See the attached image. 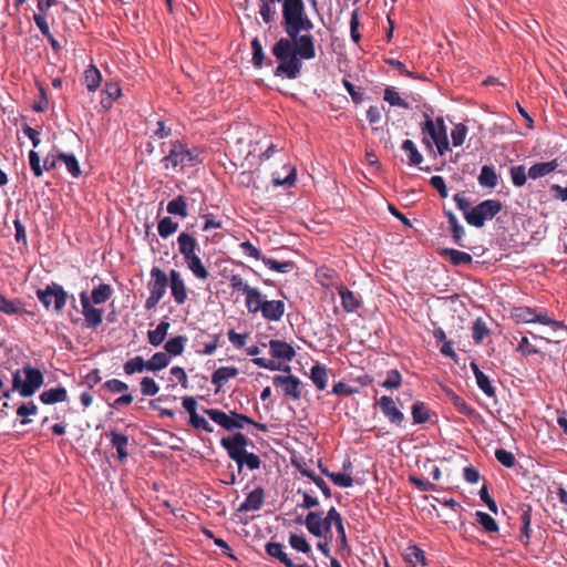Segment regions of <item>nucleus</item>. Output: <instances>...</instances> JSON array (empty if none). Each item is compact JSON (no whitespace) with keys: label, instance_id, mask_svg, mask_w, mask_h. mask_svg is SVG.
Here are the masks:
<instances>
[{"label":"nucleus","instance_id":"nucleus-53","mask_svg":"<svg viewBox=\"0 0 567 567\" xmlns=\"http://www.w3.org/2000/svg\"><path fill=\"white\" fill-rule=\"evenodd\" d=\"M37 413H38V406L33 401H30L28 403H22L17 409V415L22 417V420L20 421V423L22 425H27L31 422L29 419H27V416L35 415Z\"/></svg>","mask_w":567,"mask_h":567},{"label":"nucleus","instance_id":"nucleus-1","mask_svg":"<svg viewBox=\"0 0 567 567\" xmlns=\"http://www.w3.org/2000/svg\"><path fill=\"white\" fill-rule=\"evenodd\" d=\"M275 4L282 3L281 27L287 37L280 38L271 48V53L279 61L276 76L297 79L302 69V60L316 58L315 38L309 33L313 22L306 12L303 0H260Z\"/></svg>","mask_w":567,"mask_h":567},{"label":"nucleus","instance_id":"nucleus-38","mask_svg":"<svg viewBox=\"0 0 567 567\" xmlns=\"http://www.w3.org/2000/svg\"><path fill=\"white\" fill-rule=\"evenodd\" d=\"M187 341L186 336H176L165 343L164 349L168 355L176 357L183 353Z\"/></svg>","mask_w":567,"mask_h":567},{"label":"nucleus","instance_id":"nucleus-2","mask_svg":"<svg viewBox=\"0 0 567 567\" xmlns=\"http://www.w3.org/2000/svg\"><path fill=\"white\" fill-rule=\"evenodd\" d=\"M456 207L463 213L464 219L471 226L482 228L486 220H492L503 209V204L498 199H485L474 207L465 196L464 192L456 193L453 196Z\"/></svg>","mask_w":567,"mask_h":567},{"label":"nucleus","instance_id":"nucleus-27","mask_svg":"<svg viewBox=\"0 0 567 567\" xmlns=\"http://www.w3.org/2000/svg\"><path fill=\"white\" fill-rule=\"evenodd\" d=\"M266 553L270 557L278 559L286 567H295V563L288 557L287 553L285 551V546L281 543H268L266 545Z\"/></svg>","mask_w":567,"mask_h":567},{"label":"nucleus","instance_id":"nucleus-48","mask_svg":"<svg viewBox=\"0 0 567 567\" xmlns=\"http://www.w3.org/2000/svg\"><path fill=\"white\" fill-rule=\"evenodd\" d=\"M322 474H324L327 477H329L333 484L340 486V487H350L353 484V478L349 474L344 473H336V472H329L327 468H321Z\"/></svg>","mask_w":567,"mask_h":567},{"label":"nucleus","instance_id":"nucleus-41","mask_svg":"<svg viewBox=\"0 0 567 567\" xmlns=\"http://www.w3.org/2000/svg\"><path fill=\"white\" fill-rule=\"evenodd\" d=\"M123 370L127 375L141 373L144 370H147V361H145L141 355H136L124 363Z\"/></svg>","mask_w":567,"mask_h":567},{"label":"nucleus","instance_id":"nucleus-54","mask_svg":"<svg viewBox=\"0 0 567 567\" xmlns=\"http://www.w3.org/2000/svg\"><path fill=\"white\" fill-rule=\"evenodd\" d=\"M104 92L107 94L109 101L102 100L101 103L105 109L111 107L112 102L121 96L122 90L117 83L106 82L104 85Z\"/></svg>","mask_w":567,"mask_h":567},{"label":"nucleus","instance_id":"nucleus-51","mask_svg":"<svg viewBox=\"0 0 567 567\" xmlns=\"http://www.w3.org/2000/svg\"><path fill=\"white\" fill-rule=\"evenodd\" d=\"M383 99L392 106H399L402 109L410 107V105L403 99H401V96L393 86L385 87Z\"/></svg>","mask_w":567,"mask_h":567},{"label":"nucleus","instance_id":"nucleus-26","mask_svg":"<svg viewBox=\"0 0 567 567\" xmlns=\"http://www.w3.org/2000/svg\"><path fill=\"white\" fill-rule=\"evenodd\" d=\"M239 371L236 367H220L214 371L212 375V383L217 386L216 393H218L224 382L234 379L238 375Z\"/></svg>","mask_w":567,"mask_h":567},{"label":"nucleus","instance_id":"nucleus-28","mask_svg":"<svg viewBox=\"0 0 567 567\" xmlns=\"http://www.w3.org/2000/svg\"><path fill=\"white\" fill-rule=\"evenodd\" d=\"M184 261L197 279L205 281L209 278V272L198 255H192L185 258Z\"/></svg>","mask_w":567,"mask_h":567},{"label":"nucleus","instance_id":"nucleus-39","mask_svg":"<svg viewBox=\"0 0 567 567\" xmlns=\"http://www.w3.org/2000/svg\"><path fill=\"white\" fill-rule=\"evenodd\" d=\"M284 169L287 171V175L282 178V175H279L278 172L272 174V184L275 186H292L296 182V168L291 165H285Z\"/></svg>","mask_w":567,"mask_h":567},{"label":"nucleus","instance_id":"nucleus-44","mask_svg":"<svg viewBox=\"0 0 567 567\" xmlns=\"http://www.w3.org/2000/svg\"><path fill=\"white\" fill-rule=\"evenodd\" d=\"M476 522L483 527L486 533H497L498 524L496 520L485 512L477 511L475 513Z\"/></svg>","mask_w":567,"mask_h":567},{"label":"nucleus","instance_id":"nucleus-29","mask_svg":"<svg viewBox=\"0 0 567 567\" xmlns=\"http://www.w3.org/2000/svg\"><path fill=\"white\" fill-rule=\"evenodd\" d=\"M0 312L12 316L27 313V310L24 309L23 302L20 299H8L2 293H0Z\"/></svg>","mask_w":567,"mask_h":567},{"label":"nucleus","instance_id":"nucleus-35","mask_svg":"<svg viewBox=\"0 0 567 567\" xmlns=\"http://www.w3.org/2000/svg\"><path fill=\"white\" fill-rule=\"evenodd\" d=\"M403 558L412 566L416 564L426 565L424 551L416 545L408 546L403 551Z\"/></svg>","mask_w":567,"mask_h":567},{"label":"nucleus","instance_id":"nucleus-25","mask_svg":"<svg viewBox=\"0 0 567 567\" xmlns=\"http://www.w3.org/2000/svg\"><path fill=\"white\" fill-rule=\"evenodd\" d=\"M39 399L43 404L48 405L65 402L68 400V391L64 386L52 388L43 391Z\"/></svg>","mask_w":567,"mask_h":567},{"label":"nucleus","instance_id":"nucleus-23","mask_svg":"<svg viewBox=\"0 0 567 567\" xmlns=\"http://www.w3.org/2000/svg\"><path fill=\"white\" fill-rule=\"evenodd\" d=\"M264 489L261 487L255 488L247 495L245 502L240 504L238 511L251 512L260 509L264 504Z\"/></svg>","mask_w":567,"mask_h":567},{"label":"nucleus","instance_id":"nucleus-5","mask_svg":"<svg viewBox=\"0 0 567 567\" xmlns=\"http://www.w3.org/2000/svg\"><path fill=\"white\" fill-rule=\"evenodd\" d=\"M113 295V288L109 284H100L94 287L91 293L82 291L80 301L82 306V315L89 328L95 329L103 321L102 309L95 308L93 305L106 302Z\"/></svg>","mask_w":567,"mask_h":567},{"label":"nucleus","instance_id":"nucleus-40","mask_svg":"<svg viewBox=\"0 0 567 567\" xmlns=\"http://www.w3.org/2000/svg\"><path fill=\"white\" fill-rule=\"evenodd\" d=\"M402 150L408 154L410 166H417L423 162V156L417 151L415 144L411 140H405L402 143Z\"/></svg>","mask_w":567,"mask_h":567},{"label":"nucleus","instance_id":"nucleus-12","mask_svg":"<svg viewBox=\"0 0 567 567\" xmlns=\"http://www.w3.org/2000/svg\"><path fill=\"white\" fill-rule=\"evenodd\" d=\"M37 297L45 309H49L53 303L54 311L61 313L66 305L69 295L61 285L51 282L43 289H38Z\"/></svg>","mask_w":567,"mask_h":567},{"label":"nucleus","instance_id":"nucleus-10","mask_svg":"<svg viewBox=\"0 0 567 567\" xmlns=\"http://www.w3.org/2000/svg\"><path fill=\"white\" fill-rule=\"evenodd\" d=\"M285 302L282 300H266L261 291H258V297H254L250 308H247L249 313L260 312L262 318L267 321H279L285 313Z\"/></svg>","mask_w":567,"mask_h":567},{"label":"nucleus","instance_id":"nucleus-32","mask_svg":"<svg viewBox=\"0 0 567 567\" xmlns=\"http://www.w3.org/2000/svg\"><path fill=\"white\" fill-rule=\"evenodd\" d=\"M477 181L482 187L495 188L498 183V176L493 166L484 165L481 169Z\"/></svg>","mask_w":567,"mask_h":567},{"label":"nucleus","instance_id":"nucleus-24","mask_svg":"<svg viewBox=\"0 0 567 567\" xmlns=\"http://www.w3.org/2000/svg\"><path fill=\"white\" fill-rule=\"evenodd\" d=\"M109 435L111 437L112 446L116 449L118 461L123 463L128 456V437L116 431H111Z\"/></svg>","mask_w":567,"mask_h":567},{"label":"nucleus","instance_id":"nucleus-14","mask_svg":"<svg viewBox=\"0 0 567 567\" xmlns=\"http://www.w3.org/2000/svg\"><path fill=\"white\" fill-rule=\"evenodd\" d=\"M275 385L280 386L285 396L298 401L301 393V381L295 375H275L272 379Z\"/></svg>","mask_w":567,"mask_h":567},{"label":"nucleus","instance_id":"nucleus-4","mask_svg":"<svg viewBox=\"0 0 567 567\" xmlns=\"http://www.w3.org/2000/svg\"><path fill=\"white\" fill-rule=\"evenodd\" d=\"M43 382V373L27 363L22 369H17L12 373V388L2 389L0 399H10L11 392H18L23 398H30L41 388Z\"/></svg>","mask_w":567,"mask_h":567},{"label":"nucleus","instance_id":"nucleus-13","mask_svg":"<svg viewBox=\"0 0 567 567\" xmlns=\"http://www.w3.org/2000/svg\"><path fill=\"white\" fill-rule=\"evenodd\" d=\"M168 278L158 267L151 270V280L148 282L150 296L145 301V309L151 310L156 307L166 292Z\"/></svg>","mask_w":567,"mask_h":567},{"label":"nucleus","instance_id":"nucleus-17","mask_svg":"<svg viewBox=\"0 0 567 567\" xmlns=\"http://www.w3.org/2000/svg\"><path fill=\"white\" fill-rule=\"evenodd\" d=\"M246 353L248 355L255 357L254 359H251V362L259 368H264L270 371L281 370L285 372H290L289 365L281 367V364L276 362L275 360L257 357L260 353V349L257 346L248 347L246 349Z\"/></svg>","mask_w":567,"mask_h":567},{"label":"nucleus","instance_id":"nucleus-42","mask_svg":"<svg viewBox=\"0 0 567 567\" xmlns=\"http://www.w3.org/2000/svg\"><path fill=\"white\" fill-rule=\"evenodd\" d=\"M171 362V357L166 352H156L153 357L147 361V370L148 371H159L166 368Z\"/></svg>","mask_w":567,"mask_h":567},{"label":"nucleus","instance_id":"nucleus-3","mask_svg":"<svg viewBox=\"0 0 567 567\" xmlns=\"http://www.w3.org/2000/svg\"><path fill=\"white\" fill-rule=\"evenodd\" d=\"M249 444H252L251 441L240 432L220 440L221 447L227 452L228 457L236 462L239 473L244 466L249 471H255L261 465L259 456L247 451Z\"/></svg>","mask_w":567,"mask_h":567},{"label":"nucleus","instance_id":"nucleus-52","mask_svg":"<svg viewBox=\"0 0 567 567\" xmlns=\"http://www.w3.org/2000/svg\"><path fill=\"white\" fill-rule=\"evenodd\" d=\"M178 228V224L174 221L171 217H164L159 220L157 230L161 237L168 238L172 236Z\"/></svg>","mask_w":567,"mask_h":567},{"label":"nucleus","instance_id":"nucleus-46","mask_svg":"<svg viewBox=\"0 0 567 567\" xmlns=\"http://www.w3.org/2000/svg\"><path fill=\"white\" fill-rule=\"evenodd\" d=\"M411 413L415 424H423L430 420V411L423 402H415L412 405Z\"/></svg>","mask_w":567,"mask_h":567},{"label":"nucleus","instance_id":"nucleus-55","mask_svg":"<svg viewBox=\"0 0 567 567\" xmlns=\"http://www.w3.org/2000/svg\"><path fill=\"white\" fill-rule=\"evenodd\" d=\"M401 383H402V377H401L400 372L396 369H393V370L388 371L386 378L381 383V386H383L388 390H393V389H399L401 386Z\"/></svg>","mask_w":567,"mask_h":567},{"label":"nucleus","instance_id":"nucleus-58","mask_svg":"<svg viewBox=\"0 0 567 567\" xmlns=\"http://www.w3.org/2000/svg\"><path fill=\"white\" fill-rule=\"evenodd\" d=\"M516 351L525 357L540 353V350L534 343H532L529 338L526 336L522 337Z\"/></svg>","mask_w":567,"mask_h":567},{"label":"nucleus","instance_id":"nucleus-7","mask_svg":"<svg viewBox=\"0 0 567 567\" xmlns=\"http://www.w3.org/2000/svg\"><path fill=\"white\" fill-rule=\"evenodd\" d=\"M199 154L198 148H188L181 140H175L171 142L169 152L163 157L162 162L166 168L172 166L173 168L181 167V169H183L186 166H194L202 163Z\"/></svg>","mask_w":567,"mask_h":567},{"label":"nucleus","instance_id":"nucleus-56","mask_svg":"<svg viewBox=\"0 0 567 567\" xmlns=\"http://www.w3.org/2000/svg\"><path fill=\"white\" fill-rule=\"evenodd\" d=\"M251 49H252V63L255 68L260 69L264 64L265 54L262 45L258 38H254L251 41Z\"/></svg>","mask_w":567,"mask_h":567},{"label":"nucleus","instance_id":"nucleus-63","mask_svg":"<svg viewBox=\"0 0 567 567\" xmlns=\"http://www.w3.org/2000/svg\"><path fill=\"white\" fill-rule=\"evenodd\" d=\"M103 389L111 393H122L128 390V385L118 379H111L103 383Z\"/></svg>","mask_w":567,"mask_h":567},{"label":"nucleus","instance_id":"nucleus-34","mask_svg":"<svg viewBox=\"0 0 567 567\" xmlns=\"http://www.w3.org/2000/svg\"><path fill=\"white\" fill-rule=\"evenodd\" d=\"M310 379L318 390H324L328 383L327 368L319 363L312 365L310 370Z\"/></svg>","mask_w":567,"mask_h":567},{"label":"nucleus","instance_id":"nucleus-47","mask_svg":"<svg viewBox=\"0 0 567 567\" xmlns=\"http://www.w3.org/2000/svg\"><path fill=\"white\" fill-rule=\"evenodd\" d=\"M489 334V329L482 318H476L472 328V338L476 344L483 342L485 337Z\"/></svg>","mask_w":567,"mask_h":567},{"label":"nucleus","instance_id":"nucleus-6","mask_svg":"<svg viewBox=\"0 0 567 567\" xmlns=\"http://www.w3.org/2000/svg\"><path fill=\"white\" fill-rule=\"evenodd\" d=\"M512 318L517 323H540L549 327L554 333L567 332V327L549 316L544 309H536L530 307H514L512 309Z\"/></svg>","mask_w":567,"mask_h":567},{"label":"nucleus","instance_id":"nucleus-30","mask_svg":"<svg viewBox=\"0 0 567 567\" xmlns=\"http://www.w3.org/2000/svg\"><path fill=\"white\" fill-rule=\"evenodd\" d=\"M558 166L556 159L549 162H540L532 165L528 169V177L532 179H537L539 177L546 176L554 172Z\"/></svg>","mask_w":567,"mask_h":567},{"label":"nucleus","instance_id":"nucleus-20","mask_svg":"<svg viewBox=\"0 0 567 567\" xmlns=\"http://www.w3.org/2000/svg\"><path fill=\"white\" fill-rule=\"evenodd\" d=\"M520 534H519V540L520 543L527 547L530 544V535H532V506L524 505L522 507L520 513Z\"/></svg>","mask_w":567,"mask_h":567},{"label":"nucleus","instance_id":"nucleus-64","mask_svg":"<svg viewBox=\"0 0 567 567\" xmlns=\"http://www.w3.org/2000/svg\"><path fill=\"white\" fill-rule=\"evenodd\" d=\"M259 13L261 16L262 21L266 24H270L275 20L276 10L272 4L259 2Z\"/></svg>","mask_w":567,"mask_h":567},{"label":"nucleus","instance_id":"nucleus-33","mask_svg":"<svg viewBox=\"0 0 567 567\" xmlns=\"http://www.w3.org/2000/svg\"><path fill=\"white\" fill-rule=\"evenodd\" d=\"M169 327L171 323L168 321H161L155 330H150L147 332L148 342L154 347L161 346L166 338Z\"/></svg>","mask_w":567,"mask_h":567},{"label":"nucleus","instance_id":"nucleus-43","mask_svg":"<svg viewBox=\"0 0 567 567\" xmlns=\"http://www.w3.org/2000/svg\"><path fill=\"white\" fill-rule=\"evenodd\" d=\"M262 262L272 271L286 274L291 271L295 268L293 261H278L276 259L269 257H262Z\"/></svg>","mask_w":567,"mask_h":567},{"label":"nucleus","instance_id":"nucleus-62","mask_svg":"<svg viewBox=\"0 0 567 567\" xmlns=\"http://www.w3.org/2000/svg\"><path fill=\"white\" fill-rule=\"evenodd\" d=\"M141 391L146 396H153L159 391V386L156 384L155 380L150 377H145L142 379Z\"/></svg>","mask_w":567,"mask_h":567},{"label":"nucleus","instance_id":"nucleus-19","mask_svg":"<svg viewBox=\"0 0 567 567\" xmlns=\"http://www.w3.org/2000/svg\"><path fill=\"white\" fill-rule=\"evenodd\" d=\"M169 287L175 302L183 305L187 299L186 287L181 274L175 269L169 272Z\"/></svg>","mask_w":567,"mask_h":567},{"label":"nucleus","instance_id":"nucleus-22","mask_svg":"<svg viewBox=\"0 0 567 567\" xmlns=\"http://www.w3.org/2000/svg\"><path fill=\"white\" fill-rule=\"evenodd\" d=\"M338 292L341 297V305L344 311L353 312L361 306V298L346 286L338 287Z\"/></svg>","mask_w":567,"mask_h":567},{"label":"nucleus","instance_id":"nucleus-11","mask_svg":"<svg viewBox=\"0 0 567 567\" xmlns=\"http://www.w3.org/2000/svg\"><path fill=\"white\" fill-rule=\"evenodd\" d=\"M423 116L424 123L421 127V131L422 134H427L430 137L424 136L422 142L426 145V147L430 151L433 150L434 143L437 147L439 154L443 155L445 152L450 150L446 130L437 128L432 117L426 113H424Z\"/></svg>","mask_w":567,"mask_h":567},{"label":"nucleus","instance_id":"nucleus-57","mask_svg":"<svg viewBox=\"0 0 567 567\" xmlns=\"http://www.w3.org/2000/svg\"><path fill=\"white\" fill-rule=\"evenodd\" d=\"M466 135H467L466 125H464L463 123L455 124L451 132L453 146H455V147L461 146L464 143Z\"/></svg>","mask_w":567,"mask_h":567},{"label":"nucleus","instance_id":"nucleus-18","mask_svg":"<svg viewBox=\"0 0 567 567\" xmlns=\"http://www.w3.org/2000/svg\"><path fill=\"white\" fill-rule=\"evenodd\" d=\"M382 413L389 419L391 423L401 425L404 420L403 413L395 406L391 396L383 395L378 402Z\"/></svg>","mask_w":567,"mask_h":567},{"label":"nucleus","instance_id":"nucleus-37","mask_svg":"<svg viewBox=\"0 0 567 567\" xmlns=\"http://www.w3.org/2000/svg\"><path fill=\"white\" fill-rule=\"evenodd\" d=\"M166 210L171 215L181 216L182 218L187 217V200L183 195L177 196L176 198L168 202Z\"/></svg>","mask_w":567,"mask_h":567},{"label":"nucleus","instance_id":"nucleus-50","mask_svg":"<svg viewBox=\"0 0 567 567\" xmlns=\"http://www.w3.org/2000/svg\"><path fill=\"white\" fill-rule=\"evenodd\" d=\"M289 545L298 551L311 555V547L303 535L290 534Z\"/></svg>","mask_w":567,"mask_h":567},{"label":"nucleus","instance_id":"nucleus-9","mask_svg":"<svg viewBox=\"0 0 567 567\" xmlns=\"http://www.w3.org/2000/svg\"><path fill=\"white\" fill-rule=\"evenodd\" d=\"M303 523L308 532L313 536L327 537V534H331L332 524L334 526L340 525L342 517L334 507H331L324 518L322 517V512H309Z\"/></svg>","mask_w":567,"mask_h":567},{"label":"nucleus","instance_id":"nucleus-61","mask_svg":"<svg viewBox=\"0 0 567 567\" xmlns=\"http://www.w3.org/2000/svg\"><path fill=\"white\" fill-rule=\"evenodd\" d=\"M511 177H512V182L515 186L520 187V186L525 185L526 179H527L525 166H523V165L513 166L511 168Z\"/></svg>","mask_w":567,"mask_h":567},{"label":"nucleus","instance_id":"nucleus-16","mask_svg":"<svg viewBox=\"0 0 567 567\" xmlns=\"http://www.w3.org/2000/svg\"><path fill=\"white\" fill-rule=\"evenodd\" d=\"M229 287L233 290L241 291L245 295V306L246 308H250L251 301L254 297H258V288L250 287L245 282L243 277L238 274H233L229 277Z\"/></svg>","mask_w":567,"mask_h":567},{"label":"nucleus","instance_id":"nucleus-49","mask_svg":"<svg viewBox=\"0 0 567 567\" xmlns=\"http://www.w3.org/2000/svg\"><path fill=\"white\" fill-rule=\"evenodd\" d=\"M58 159L62 161L65 164L68 172L73 177L76 178L81 175V168H80L79 162L73 154L60 153L58 155Z\"/></svg>","mask_w":567,"mask_h":567},{"label":"nucleus","instance_id":"nucleus-21","mask_svg":"<svg viewBox=\"0 0 567 567\" xmlns=\"http://www.w3.org/2000/svg\"><path fill=\"white\" fill-rule=\"evenodd\" d=\"M178 250L183 258H187L192 255H197L199 246L197 240L188 233H181L177 237Z\"/></svg>","mask_w":567,"mask_h":567},{"label":"nucleus","instance_id":"nucleus-8","mask_svg":"<svg viewBox=\"0 0 567 567\" xmlns=\"http://www.w3.org/2000/svg\"><path fill=\"white\" fill-rule=\"evenodd\" d=\"M204 413L215 423L220 425L226 431H234L244 429L245 424H251L259 431L266 432L268 430L267 425L264 423H258L254 421L251 417L237 413L235 411H230L229 414L225 413L218 409H204Z\"/></svg>","mask_w":567,"mask_h":567},{"label":"nucleus","instance_id":"nucleus-59","mask_svg":"<svg viewBox=\"0 0 567 567\" xmlns=\"http://www.w3.org/2000/svg\"><path fill=\"white\" fill-rule=\"evenodd\" d=\"M476 383L486 396L494 398L496 395L495 388L492 385L489 378L485 373L477 374Z\"/></svg>","mask_w":567,"mask_h":567},{"label":"nucleus","instance_id":"nucleus-45","mask_svg":"<svg viewBox=\"0 0 567 567\" xmlns=\"http://www.w3.org/2000/svg\"><path fill=\"white\" fill-rule=\"evenodd\" d=\"M447 396L450 398L451 402L453 403L454 408L462 414L471 416L474 414V409L466 403V401L454 393L453 391L449 390L446 392Z\"/></svg>","mask_w":567,"mask_h":567},{"label":"nucleus","instance_id":"nucleus-36","mask_svg":"<svg viewBox=\"0 0 567 567\" xmlns=\"http://www.w3.org/2000/svg\"><path fill=\"white\" fill-rule=\"evenodd\" d=\"M101 80L102 75L99 69L93 64L89 65V68L84 71V84L87 90L91 92L96 91L101 84Z\"/></svg>","mask_w":567,"mask_h":567},{"label":"nucleus","instance_id":"nucleus-60","mask_svg":"<svg viewBox=\"0 0 567 567\" xmlns=\"http://www.w3.org/2000/svg\"><path fill=\"white\" fill-rule=\"evenodd\" d=\"M495 458L505 467L512 468L516 464V458L514 454L504 449H497L495 451Z\"/></svg>","mask_w":567,"mask_h":567},{"label":"nucleus","instance_id":"nucleus-15","mask_svg":"<svg viewBox=\"0 0 567 567\" xmlns=\"http://www.w3.org/2000/svg\"><path fill=\"white\" fill-rule=\"evenodd\" d=\"M271 360L278 359L285 362L291 361L296 357L293 347L286 341L271 339L269 341Z\"/></svg>","mask_w":567,"mask_h":567},{"label":"nucleus","instance_id":"nucleus-31","mask_svg":"<svg viewBox=\"0 0 567 567\" xmlns=\"http://www.w3.org/2000/svg\"><path fill=\"white\" fill-rule=\"evenodd\" d=\"M441 256L447 258L454 266L470 265L473 261L470 254L453 248L442 249Z\"/></svg>","mask_w":567,"mask_h":567}]
</instances>
